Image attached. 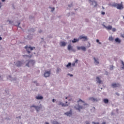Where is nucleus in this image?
Segmentation results:
<instances>
[{
	"label": "nucleus",
	"instance_id": "f257e3e1",
	"mask_svg": "<svg viewBox=\"0 0 124 124\" xmlns=\"http://www.w3.org/2000/svg\"><path fill=\"white\" fill-rule=\"evenodd\" d=\"M111 6H113V7H116L117 9H119L120 10L124 9V5H123V2H121V3H113L111 4Z\"/></svg>",
	"mask_w": 124,
	"mask_h": 124
},
{
	"label": "nucleus",
	"instance_id": "f03ea898",
	"mask_svg": "<svg viewBox=\"0 0 124 124\" xmlns=\"http://www.w3.org/2000/svg\"><path fill=\"white\" fill-rule=\"evenodd\" d=\"M25 48L27 50L28 54H30L31 53L30 51H32V50H33V49H35V47H31V46H25Z\"/></svg>",
	"mask_w": 124,
	"mask_h": 124
},
{
	"label": "nucleus",
	"instance_id": "7ed1b4c3",
	"mask_svg": "<svg viewBox=\"0 0 124 124\" xmlns=\"http://www.w3.org/2000/svg\"><path fill=\"white\" fill-rule=\"evenodd\" d=\"M35 63V61L33 60H30L29 61L28 63L26 64V66H28V67H30V66H31V65H33Z\"/></svg>",
	"mask_w": 124,
	"mask_h": 124
},
{
	"label": "nucleus",
	"instance_id": "20e7f679",
	"mask_svg": "<svg viewBox=\"0 0 124 124\" xmlns=\"http://www.w3.org/2000/svg\"><path fill=\"white\" fill-rule=\"evenodd\" d=\"M68 51L72 50L73 52H75V49H73V46H71V45H69L68 46Z\"/></svg>",
	"mask_w": 124,
	"mask_h": 124
},
{
	"label": "nucleus",
	"instance_id": "39448f33",
	"mask_svg": "<svg viewBox=\"0 0 124 124\" xmlns=\"http://www.w3.org/2000/svg\"><path fill=\"white\" fill-rule=\"evenodd\" d=\"M64 114L68 117H70V116H72V110L70 109V111L65 113Z\"/></svg>",
	"mask_w": 124,
	"mask_h": 124
},
{
	"label": "nucleus",
	"instance_id": "423d86ee",
	"mask_svg": "<svg viewBox=\"0 0 124 124\" xmlns=\"http://www.w3.org/2000/svg\"><path fill=\"white\" fill-rule=\"evenodd\" d=\"M50 74H51V71H46L44 74V76L45 77H49Z\"/></svg>",
	"mask_w": 124,
	"mask_h": 124
},
{
	"label": "nucleus",
	"instance_id": "0eeeda50",
	"mask_svg": "<svg viewBox=\"0 0 124 124\" xmlns=\"http://www.w3.org/2000/svg\"><path fill=\"white\" fill-rule=\"evenodd\" d=\"M75 108L77 110H78L80 111V110H81V109H83V106H80V105L78 104V106H76L75 107Z\"/></svg>",
	"mask_w": 124,
	"mask_h": 124
},
{
	"label": "nucleus",
	"instance_id": "6e6552de",
	"mask_svg": "<svg viewBox=\"0 0 124 124\" xmlns=\"http://www.w3.org/2000/svg\"><path fill=\"white\" fill-rule=\"evenodd\" d=\"M78 50H82V51H86V47L85 46H77Z\"/></svg>",
	"mask_w": 124,
	"mask_h": 124
},
{
	"label": "nucleus",
	"instance_id": "1a4fd4ad",
	"mask_svg": "<svg viewBox=\"0 0 124 124\" xmlns=\"http://www.w3.org/2000/svg\"><path fill=\"white\" fill-rule=\"evenodd\" d=\"M111 87H112V88H118V87H120V84H119V83H112L111 84Z\"/></svg>",
	"mask_w": 124,
	"mask_h": 124
},
{
	"label": "nucleus",
	"instance_id": "9d476101",
	"mask_svg": "<svg viewBox=\"0 0 124 124\" xmlns=\"http://www.w3.org/2000/svg\"><path fill=\"white\" fill-rule=\"evenodd\" d=\"M89 100H91L92 101H93V102H97V101H98V100L97 98H95L93 97H90Z\"/></svg>",
	"mask_w": 124,
	"mask_h": 124
},
{
	"label": "nucleus",
	"instance_id": "9b49d317",
	"mask_svg": "<svg viewBox=\"0 0 124 124\" xmlns=\"http://www.w3.org/2000/svg\"><path fill=\"white\" fill-rule=\"evenodd\" d=\"M23 64V62H22L21 61H17L16 63V66L17 67H19V66H21Z\"/></svg>",
	"mask_w": 124,
	"mask_h": 124
},
{
	"label": "nucleus",
	"instance_id": "f8f14e48",
	"mask_svg": "<svg viewBox=\"0 0 124 124\" xmlns=\"http://www.w3.org/2000/svg\"><path fill=\"white\" fill-rule=\"evenodd\" d=\"M79 39H84V41L87 40L88 39V37L81 35L79 36Z\"/></svg>",
	"mask_w": 124,
	"mask_h": 124
},
{
	"label": "nucleus",
	"instance_id": "ddd939ff",
	"mask_svg": "<svg viewBox=\"0 0 124 124\" xmlns=\"http://www.w3.org/2000/svg\"><path fill=\"white\" fill-rule=\"evenodd\" d=\"M96 81H97V83H98L99 84H102V81L100 80L98 77H96Z\"/></svg>",
	"mask_w": 124,
	"mask_h": 124
},
{
	"label": "nucleus",
	"instance_id": "4468645a",
	"mask_svg": "<svg viewBox=\"0 0 124 124\" xmlns=\"http://www.w3.org/2000/svg\"><path fill=\"white\" fill-rule=\"evenodd\" d=\"M89 1L92 3V4H93V3H95L94 7L97 5V3L94 0H89Z\"/></svg>",
	"mask_w": 124,
	"mask_h": 124
},
{
	"label": "nucleus",
	"instance_id": "2eb2a0df",
	"mask_svg": "<svg viewBox=\"0 0 124 124\" xmlns=\"http://www.w3.org/2000/svg\"><path fill=\"white\" fill-rule=\"evenodd\" d=\"M58 105H62V107H66V106H68V105L67 104H64L63 103H62V102H60L59 104H58Z\"/></svg>",
	"mask_w": 124,
	"mask_h": 124
},
{
	"label": "nucleus",
	"instance_id": "dca6fc26",
	"mask_svg": "<svg viewBox=\"0 0 124 124\" xmlns=\"http://www.w3.org/2000/svg\"><path fill=\"white\" fill-rule=\"evenodd\" d=\"M93 59L94 60L95 64L97 65L99 63V60H98V59H96L95 57H94Z\"/></svg>",
	"mask_w": 124,
	"mask_h": 124
},
{
	"label": "nucleus",
	"instance_id": "f3484780",
	"mask_svg": "<svg viewBox=\"0 0 124 124\" xmlns=\"http://www.w3.org/2000/svg\"><path fill=\"white\" fill-rule=\"evenodd\" d=\"M106 29L108 31L111 30H112V26L109 25L108 26H107V27H106Z\"/></svg>",
	"mask_w": 124,
	"mask_h": 124
},
{
	"label": "nucleus",
	"instance_id": "a211bd4d",
	"mask_svg": "<svg viewBox=\"0 0 124 124\" xmlns=\"http://www.w3.org/2000/svg\"><path fill=\"white\" fill-rule=\"evenodd\" d=\"M66 45V43L64 42H62L60 43V46H64Z\"/></svg>",
	"mask_w": 124,
	"mask_h": 124
},
{
	"label": "nucleus",
	"instance_id": "6ab92c4d",
	"mask_svg": "<svg viewBox=\"0 0 124 124\" xmlns=\"http://www.w3.org/2000/svg\"><path fill=\"white\" fill-rule=\"evenodd\" d=\"M115 41L117 43H120L121 42V39H119V38H116L115 39Z\"/></svg>",
	"mask_w": 124,
	"mask_h": 124
},
{
	"label": "nucleus",
	"instance_id": "aec40b11",
	"mask_svg": "<svg viewBox=\"0 0 124 124\" xmlns=\"http://www.w3.org/2000/svg\"><path fill=\"white\" fill-rule=\"evenodd\" d=\"M79 41V39L74 38L73 40L72 41L73 43H76V42H78Z\"/></svg>",
	"mask_w": 124,
	"mask_h": 124
},
{
	"label": "nucleus",
	"instance_id": "412c9836",
	"mask_svg": "<svg viewBox=\"0 0 124 124\" xmlns=\"http://www.w3.org/2000/svg\"><path fill=\"white\" fill-rule=\"evenodd\" d=\"M36 99H43L42 96H37L36 97Z\"/></svg>",
	"mask_w": 124,
	"mask_h": 124
},
{
	"label": "nucleus",
	"instance_id": "4be33fe9",
	"mask_svg": "<svg viewBox=\"0 0 124 124\" xmlns=\"http://www.w3.org/2000/svg\"><path fill=\"white\" fill-rule=\"evenodd\" d=\"M108 40L109 41H113L114 40V38H113V37H112V36H110L108 38Z\"/></svg>",
	"mask_w": 124,
	"mask_h": 124
},
{
	"label": "nucleus",
	"instance_id": "5701e85b",
	"mask_svg": "<svg viewBox=\"0 0 124 124\" xmlns=\"http://www.w3.org/2000/svg\"><path fill=\"white\" fill-rule=\"evenodd\" d=\"M78 103H79V102H81V103H83V105H85V102L84 101H83V100H82L81 99H79L78 101Z\"/></svg>",
	"mask_w": 124,
	"mask_h": 124
},
{
	"label": "nucleus",
	"instance_id": "b1692460",
	"mask_svg": "<svg viewBox=\"0 0 124 124\" xmlns=\"http://www.w3.org/2000/svg\"><path fill=\"white\" fill-rule=\"evenodd\" d=\"M104 103H108V102H109V100H108V99H104Z\"/></svg>",
	"mask_w": 124,
	"mask_h": 124
},
{
	"label": "nucleus",
	"instance_id": "393cba45",
	"mask_svg": "<svg viewBox=\"0 0 124 124\" xmlns=\"http://www.w3.org/2000/svg\"><path fill=\"white\" fill-rule=\"evenodd\" d=\"M35 109L36 110L37 112H38V111H39V110H40V107H39L38 106H36Z\"/></svg>",
	"mask_w": 124,
	"mask_h": 124
},
{
	"label": "nucleus",
	"instance_id": "a878e982",
	"mask_svg": "<svg viewBox=\"0 0 124 124\" xmlns=\"http://www.w3.org/2000/svg\"><path fill=\"white\" fill-rule=\"evenodd\" d=\"M69 66H71V63L69 62L68 64L66 65V67H69Z\"/></svg>",
	"mask_w": 124,
	"mask_h": 124
},
{
	"label": "nucleus",
	"instance_id": "bb28decb",
	"mask_svg": "<svg viewBox=\"0 0 124 124\" xmlns=\"http://www.w3.org/2000/svg\"><path fill=\"white\" fill-rule=\"evenodd\" d=\"M111 31H112L115 32L116 31H117V29H116V28H112L111 29Z\"/></svg>",
	"mask_w": 124,
	"mask_h": 124
},
{
	"label": "nucleus",
	"instance_id": "cd10ccee",
	"mask_svg": "<svg viewBox=\"0 0 124 124\" xmlns=\"http://www.w3.org/2000/svg\"><path fill=\"white\" fill-rule=\"evenodd\" d=\"M96 42L97 43H98V44H101V43L100 42H99V40H98V39L96 40Z\"/></svg>",
	"mask_w": 124,
	"mask_h": 124
},
{
	"label": "nucleus",
	"instance_id": "c85d7f7f",
	"mask_svg": "<svg viewBox=\"0 0 124 124\" xmlns=\"http://www.w3.org/2000/svg\"><path fill=\"white\" fill-rule=\"evenodd\" d=\"M32 107L34 108H36V106H34V105H32V106L31 107V108H32Z\"/></svg>",
	"mask_w": 124,
	"mask_h": 124
},
{
	"label": "nucleus",
	"instance_id": "c756f323",
	"mask_svg": "<svg viewBox=\"0 0 124 124\" xmlns=\"http://www.w3.org/2000/svg\"><path fill=\"white\" fill-rule=\"evenodd\" d=\"M122 64H123V67H122V69H124V62H122Z\"/></svg>",
	"mask_w": 124,
	"mask_h": 124
},
{
	"label": "nucleus",
	"instance_id": "7c9ffc66",
	"mask_svg": "<svg viewBox=\"0 0 124 124\" xmlns=\"http://www.w3.org/2000/svg\"><path fill=\"white\" fill-rule=\"evenodd\" d=\"M93 124H99V122H97V123H95V122H92Z\"/></svg>",
	"mask_w": 124,
	"mask_h": 124
},
{
	"label": "nucleus",
	"instance_id": "2f4dec72",
	"mask_svg": "<svg viewBox=\"0 0 124 124\" xmlns=\"http://www.w3.org/2000/svg\"><path fill=\"white\" fill-rule=\"evenodd\" d=\"M59 71H61V69L58 68L57 69V73H58Z\"/></svg>",
	"mask_w": 124,
	"mask_h": 124
},
{
	"label": "nucleus",
	"instance_id": "473e14b6",
	"mask_svg": "<svg viewBox=\"0 0 124 124\" xmlns=\"http://www.w3.org/2000/svg\"><path fill=\"white\" fill-rule=\"evenodd\" d=\"M102 15H105V12H103L101 13Z\"/></svg>",
	"mask_w": 124,
	"mask_h": 124
},
{
	"label": "nucleus",
	"instance_id": "72a5a7b5",
	"mask_svg": "<svg viewBox=\"0 0 124 124\" xmlns=\"http://www.w3.org/2000/svg\"><path fill=\"white\" fill-rule=\"evenodd\" d=\"M72 66H75V63H73L72 64Z\"/></svg>",
	"mask_w": 124,
	"mask_h": 124
},
{
	"label": "nucleus",
	"instance_id": "f704fd0d",
	"mask_svg": "<svg viewBox=\"0 0 124 124\" xmlns=\"http://www.w3.org/2000/svg\"><path fill=\"white\" fill-rule=\"evenodd\" d=\"M54 10H55V8H52L51 11L53 12Z\"/></svg>",
	"mask_w": 124,
	"mask_h": 124
},
{
	"label": "nucleus",
	"instance_id": "c9c22d12",
	"mask_svg": "<svg viewBox=\"0 0 124 124\" xmlns=\"http://www.w3.org/2000/svg\"><path fill=\"white\" fill-rule=\"evenodd\" d=\"M78 62V60H76L75 61V63H76Z\"/></svg>",
	"mask_w": 124,
	"mask_h": 124
},
{
	"label": "nucleus",
	"instance_id": "e433bc0d",
	"mask_svg": "<svg viewBox=\"0 0 124 124\" xmlns=\"http://www.w3.org/2000/svg\"><path fill=\"white\" fill-rule=\"evenodd\" d=\"M102 26H103L104 28H105V29H106V27H107L106 26H105V25L103 24Z\"/></svg>",
	"mask_w": 124,
	"mask_h": 124
},
{
	"label": "nucleus",
	"instance_id": "4c0bfd02",
	"mask_svg": "<svg viewBox=\"0 0 124 124\" xmlns=\"http://www.w3.org/2000/svg\"><path fill=\"white\" fill-rule=\"evenodd\" d=\"M86 124H90V122H86Z\"/></svg>",
	"mask_w": 124,
	"mask_h": 124
},
{
	"label": "nucleus",
	"instance_id": "58836bf2",
	"mask_svg": "<svg viewBox=\"0 0 124 124\" xmlns=\"http://www.w3.org/2000/svg\"><path fill=\"white\" fill-rule=\"evenodd\" d=\"M89 47H91V44L89 43V46H88V47L89 48Z\"/></svg>",
	"mask_w": 124,
	"mask_h": 124
},
{
	"label": "nucleus",
	"instance_id": "ea45409f",
	"mask_svg": "<svg viewBox=\"0 0 124 124\" xmlns=\"http://www.w3.org/2000/svg\"><path fill=\"white\" fill-rule=\"evenodd\" d=\"M52 102H55V100H54V99H53L52 100Z\"/></svg>",
	"mask_w": 124,
	"mask_h": 124
},
{
	"label": "nucleus",
	"instance_id": "a19ab883",
	"mask_svg": "<svg viewBox=\"0 0 124 124\" xmlns=\"http://www.w3.org/2000/svg\"><path fill=\"white\" fill-rule=\"evenodd\" d=\"M0 7H1V3L0 2Z\"/></svg>",
	"mask_w": 124,
	"mask_h": 124
},
{
	"label": "nucleus",
	"instance_id": "79ce46f5",
	"mask_svg": "<svg viewBox=\"0 0 124 124\" xmlns=\"http://www.w3.org/2000/svg\"><path fill=\"white\" fill-rule=\"evenodd\" d=\"M2 39V38L1 37H0V40H1Z\"/></svg>",
	"mask_w": 124,
	"mask_h": 124
},
{
	"label": "nucleus",
	"instance_id": "37998d69",
	"mask_svg": "<svg viewBox=\"0 0 124 124\" xmlns=\"http://www.w3.org/2000/svg\"><path fill=\"white\" fill-rule=\"evenodd\" d=\"M70 76L71 77H72V76H73V75H70Z\"/></svg>",
	"mask_w": 124,
	"mask_h": 124
},
{
	"label": "nucleus",
	"instance_id": "c03bdc74",
	"mask_svg": "<svg viewBox=\"0 0 124 124\" xmlns=\"http://www.w3.org/2000/svg\"><path fill=\"white\" fill-rule=\"evenodd\" d=\"M45 124H49V123L48 122H46Z\"/></svg>",
	"mask_w": 124,
	"mask_h": 124
},
{
	"label": "nucleus",
	"instance_id": "a18cd8bd",
	"mask_svg": "<svg viewBox=\"0 0 124 124\" xmlns=\"http://www.w3.org/2000/svg\"><path fill=\"white\" fill-rule=\"evenodd\" d=\"M2 2L5 1V0H1Z\"/></svg>",
	"mask_w": 124,
	"mask_h": 124
},
{
	"label": "nucleus",
	"instance_id": "49530a36",
	"mask_svg": "<svg viewBox=\"0 0 124 124\" xmlns=\"http://www.w3.org/2000/svg\"><path fill=\"white\" fill-rule=\"evenodd\" d=\"M122 37L123 38H124V35H122Z\"/></svg>",
	"mask_w": 124,
	"mask_h": 124
},
{
	"label": "nucleus",
	"instance_id": "de8ad7c7",
	"mask_svg": "<svg viewBox=\"0 0 124 124\" xmlns=\"http://www.w3.org/2000/svg\"><path fill=\"white\" fill-rule=\"evenodd\" d=\"M102 8H103V9H105L104 7H102Z\"/></svg>",
	"mask_w": 124,
	"mask_h": 124
},
{
	"label": "nucleus",
	"instance_id": "09e8293b",
	"mask_svg": "<svg viewBox=\"0 0 124 124\" xmlns=\"http://www.w3.org/2000/svg\"><path fill=\"white\" fill-rule=\"evenodd\" d=\"M65 99H67V97H66L65 98Z\"/></svg>",
	"mask_w": 124,
	"mask_h": 124
},
{
	"label": "nucleus",
	"instance_id": "8fccbe9b",
	"mask_svg": "<svg viewBox=\"0 0 124 124\" xmlns=\"http://www.w3.org/2000/svg\"><path fill=\"white\" fill-rule=\"evenodd\" d=\"M20 25V23H18V26Z\"/></svg>",
	"mask_w": 124,
	"mask_h": 124
},
{
	"label": "nucleus",
	"instance_id": "3c124183",
	"mask_svg": "<svg viewBox=\"0 0 124 124\" xmlns=\"http://www.w3.org/2000/svg\"><path fill=\"white\" fill-rule=\"evenodd\" d=\"M123 19H124V16H123Z\"/></svg>",
	"mask_w": 124,
	"mask_h": 124
},
{
	"label": "nucleus",
	"instance_id": "603ef678",
	"mask_svg": "<svg viewBox=\"0 0 124 124\" xmlns=\"http://www.w3.org/2000/svg\"><path fill=\"white\" fill-rule=\"evenodd\" d=\"M9 22H10V24L11 23L10 21H9Z\"/></svg>",
	"mask_w": 124,
	"mask_h": 124
},
{
	"label": "nucleus",
	"instance_id": "864d4df0",
	"mask_svg": "<svg viewBox=\"0 0 124 124\" xmlns=\"http://www.w3.org/2000/svg\"><path fill=\"white\" fill-rule=\"evenodd\" d=\"M66 103H67V102H66Z\"/></svg>",
	"mask_w": 124,
	"mask_h": 124
},
{
	"label": "nucleus",
	"instance_id": "5fc2aeb1",
	"mask_svg": "<svg viewBox=\"0 0 124 124\" xmlns=\"http://www.w3.org/2000/svg\"><path fill=\"white\" fill-rule=\"evenodd\" d=\"M41 32V31H40L39 32Z\"/></svg>",
	"mask_w": 124,
	"mask_h": 124
}]
</instances>
